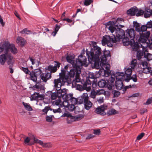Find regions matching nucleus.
Wrapping results in <instances>:
<instances>
[{
    "mask_svg": "<svg viewBox=\"0 0 152 152\" xmlns=\"http://www.w3.org/2000/svg\"><path fill=\"white\" fill-rule=\"evenodd\" d=\"M109 50H104L102 51L101 48L97 46H93L90 51L86 50V55L89 62L94 64V67L96 69L99 68V62L100 57L103 55V53L105 51Z\"/></svg>",
    "mask_w": 152,
    "mask_h": 152,
    "instance_id": "1",
    "label": "nucleus"
},
{
    "mask_svg": "<svg viewBox=\"0 0 152 152\" xmlns=\"http://www.w3.org/2000/svg\"><path fill=\"white\" fill-rule=\"evenodd\" d=\"M68 79L65 77L64 71V70H62V73L60 74V77L58 79L54 80L55 87L56 88L57 94L58 97L61 98L62 90L61 89L62 85H64L66 82H67Z\"/></svg>",
    "mask_w": 152,
    "mask_h": 152,
    "instance_id": "2",
    "label": "nucleus"
},
{
    "mask_svg": "<svg viewBox=\"0 0 152 152\" xmlns=\"http://www.w3.org/2000/svg\"><path fill=\"white\" fill-rule=\"evenodd\" d=\"M81 73L80 68L78 67L75 69L70 70L69 72V76L70 77H74L75 75V80H73L72 82V86L73 87H76L77 89L78 90L81 91L84 88L83 86H82L80 84H77V83L80 82V75Z\"/></svg>",
    "mask_w": 152,
    "mask_h": 152,
    "instance_id": "3",
    "label": "nucleus"
},
{
    "mask_svg": "<svg viewBox=\"0 0 152 152\" xmlns=\"http://www.w3.org/2000/svg\"><path fill=\"white\" fill-rule=\"evenodd\" d=\"M4 51L8 53L10 51L13 54H16L18 52V50L14 45L10 44L8 42H1L0 44V53Z\"/></svg>",
    "mask_w": 152,
    "mask_h": 152,
    "instance_id": "4",
    "label": "nucleus"
},
{
    "mask_svg": "<svg viewBox=\"0 0 152 152\" xmlns=\"http://www.w3.org/2000/svg\"><path fill=\"white\" fill-rule=\"evenodd\" d=\"M141 48H142L141 50L139 49L137 51V57L139 60L142 58H145L148 61H150L152 60V54L149 53L147 49L140 44Z\"/></svg>",
    "mask_w": 152,
    "mask_h": 152,
    "instance_id": "5",
    "label": "nucleus"
},
{
    "mask_svg": "<svg viewBox=\"0 0 152 152\" xmlns=\"http://www.w3.org/2000/svg\"><path fill=\"white\" fill-rule=\"evenodd\" d=\"M115 79L114 77L111 76L109 78L107 79L106 80H101L98 83L99 87H107L109 90L112 89L113 86H114V82Z\"/></svg>",
    "mask_w": 152,
    "mask_h": 152,
    "instance_id": "6",
    "label": "nucleus"
},
{
    "mask_svg": "<svg viewBox=\"0 0 152 152\" xmlns=\"http://www.w3.org/2000/svg\"><path fill=\"white\" fill-rule=\"evenodd\" d=\"M79 104L83 103L85 108L89 110L91 107L93 103L89 100V97L87 93H83L81 96L79 97Z\"/></svg>",
    "mask_w": 152,
    "mask_h": 152,
    "instance_id": "7",
    "label": "nucleus"
},
{
    "mask_svg": "<svg viewBox=\"0 0 152 152\" xmlns=\"http://www.w3.org/2000/svg\"><path fill=\"white\" fill-rule=\"evenodd\" d=\"M103 55L100 57V65L101 66L104 67L105 70H110V65L107 64V59L108 57H110V51H104Z\"/></svg>",
    "mask_w": 152,
    "mask_h": 152,
    "instance_id": "8",
    "label": "nucleus"
},
{
    "mask_svg": "<svg viewBox=\"0 0 152 152\" xmlns=\"http://www.w3.org/2000/svg\"><path fill=\"white\" fill-rule=\"evenodd\" d=\"M86 61L87 58L85 56L80 54L78 56V58L76 60V63L74 66V68L71 70L75 69L78 67L81 71L80 66H84L86 67L88 66V64H87Z\"/></svg>",
    "mask_w": 152,
    "mask_h": 152,
    "instance_id": "9",
    "label": "nucleus"
},
{
    "mask_svg": "<svg viewBox=\"0 0 152 152\" xmlns=\"http://www.w3.org/2000/svg\"><path fill=\"white\" fill-rule=\"evenodd\" d=\"M102 43L103 45L107 44L108 45L112 47L114 43H116L115 35H113L111 37L109 35H104L102 37Z\"/></svg>",
    "mask_w": 152,
    "mask_h": 152,
    "instance_id": "10",
    "label": "nucleus"
},
{
    "mask_svg": "<svg viewBox=\"0 0 152 152\" xmlns=\"http://www.w3.org/2000/svg\"><path fill=\"white\" fill-rule=\"evenodd\" d=\"M42 71L40 69H35L32 71L29 74L30 79L34 82L37 81V78L38 77H40V75L42 74Z\"/></svg>",
    "mask_w": 152,
    "mask_h": 152,
    "instance_id": "11",
    "label": "nucleus"
},
{
    "mask_svg": "<svg viewBox=\"0 0 152 152\" xmlns=\"http://www.w3.org/2000/svg\"><path fill=\"white\" fill-rule=\"evenodd\" d=\"M115 37L116 41V43H118L125 36L124 31L121 28H117L115 30Z\"/></svg>",
    "mask_w": 152,
    "mask_h": 152,
    "instance_id": "12",
    "label": "nucleus"
},
{
    "mask_svg": "<svg viewBox=\"0 0 152 152\" xmlns=\"http://www.w3.org/2000/svg\"><path fill=\"white\" fill-rule=\"evenodd\" d=\"M7 61L8 64L9 66V69L10 70V73H12L14 72L12 67L14 63V60L11 54L7 53Z\"/></svg>",
    "mask_w": 152,
    "mask_h": 152,
    "instance_id": "13",
    "label": "nucleus"
},
{
    "mask_svg": "<svg viewBox=\"0 0 152 152\" xmlns=\"http://www.w3.org/2000/svg\"><path fill=\"white\" fill-rule=\"evenodd\" d=\"M150 34L149 31H146V32H142V33L140 32V37L139 39V42L140 43L146 42L149 37Z\"/></svg>",
    "mask_w": 152,
    "mask_h": 152,
    "instance_id": "14",
    "label": "nucleus"
},
{
    "mask_svg": "<svg viewBox=\"0 0 152 152\" xmlns=\"http://www.w3.org/2000/svg\"><path fill=\"white\" fill-rule=\"evenodd\" d=\"M54 62L55 64L54 66L51 65H50L46 69V70L50 71V72L51 73L56 72L60 66L61 63L59 62L55 61Z\"/></svg>",
    "mask_w": 152,
    "mask_h": 152,
    "instance_id": "15",
    "label": "nucleus"
},
{
    "mask_svg": "<svg viewBox=\"0 0 152 152\" xmlns=\"http://www.w3.org/2000/svg\"><path fill=\"white\" fill-rule=\"evenodd\" d=\"M107 106L106 105H101L96 108L95 112L96 114L102 115H106V113L104 111L107 109Z\"/></svg>",
    "mask_w": 152,
    "mask_h": 152,
    "instance_id": "16",
    "label": "nucleus"
},
{
    "mask_svg": "<svg viewBox=\"0 0 152 152\" xmlns=\"http://www.w3.org/2000/svg\"><path fill=\"white\" fill-rule=\"evenodd\" d=\"M135 31L133 28L127 29L126 31L125 35L131 39H134L135 37Z\"/></svg>",
    "mask_w": 152,
    "mask_h": 152,
    "instance_id": "17",
    "label": "nucleus"
},
{
    "mask_svg": "<svg viewBox=\"0 0 152 152\" xmlns=\"http://www.w3.org/2000/svg\"><path fill=\"white\" fill-rule=\"evenodd\" d=\"M69 66L67 65H66L64 66V68H62L61 69V72L59 74V78L60 77V74L62 73V70H64V71L65 73V77H67L68 80L67 83H71L72 81L71 80V78H73V77H70L69 76V72L68 71H67V70L68 69Z\"/></svg>",
    "mask_w": 152,
    "mask_h": 152,
    "instance_id": "18",
    "label": "nucleus"
},
{
    "mask_svg": "<svg viewBox=\"0 0 152 152\" xmlns=\"http://www.w3.org/2000/svg\"><path fill=\"white\" fill-rule=\"evenodd\" d=\"M115 76L116 80H119L122 81L124 80L126 81V79L125 78L126 75L123 72H118L116 74ZM115 77V76H114V77Z\"/></svg>",
    "mask_w": 152,
    "mask_h": 152,
    "instance_id": "19",
    "label": "nucleus"
},
{
    "mask_svg": "<svg viewBox=\"0 0 152 152\" xmlns=\"http://www.w3.org/2000/svg\"><path fill=\"white\" fill-rule=\"evenodd\" d=\"M51 77V74L50 72H47L46 74L42 73L40 75V77L41 80L45 82H46Z\"/></svg>",
    "mask_w": 152,
    "mask_h": 152,
    "instance_id": "20",
    "label": "nucleus"
},
{
    "mask_svg": "<svg viewBox=\"0 0 152 152\" xmlns=\"http://www.w3.org/2000/svg\"><path fill=\"white\" fill-rule=\"evenodd\" d=\"M92 83V81L88 79H86V81L83 85L84 89H86L88 91H90Z\"/></svg>",
    "mask_w": 152,
    "mask_h": 152,
    "instance_id": "21",
    "label": "nucleus"
},
{
    "mask_svg": "<svg viewBox=\"0 0 152 152\" xmlns=\"http://www.w3.org/2000/svg\"><path fill=\"white\" fill-rule=\"evenodd\" d=\"M120 42H119V43H122L124 45L128 46L131 44V40L129 41V38L126 36L123 37Z\"/></svg>",
    "mask_w": 152,
    "mask_h": 152,
    "instance_id": "22",
    "label": "nucleus"
},
{
    "mask_svg": "<svg viewBox=\"0 0 152 152\" xmlns=\"http://www.w3.org/2000/svg\"><path fill=\"white\" fill-rule=\"evenodd\" d=\"M133 50L137 51L140 48V46L137 42L135 43L134 39H131V44L130 45Z\"/></svg>",
    "mask_w": 152,
    "mask_h": 152,
    "instance_id": "23",
    "label": "nucleus"
},
{
    "mask_svg": "<svg viewBox=\"0 0 152 152\" xmlns=\"http://www.w3.org/2000/svg\"><path fill=\"white\" fill-rule=\"evenodd\" d=\"M16 42L18 45L21 46H24L26 43V41L24 39L21 37L18 36L17 38Z\"/></svg>",
    "mask_w": 152,
    "mask_h": 152,
    "instance_id": "24",
    "label": "nucleus"
},
{
    "mask_svg": "<svg viewBox=\"0 0 152 152\" xmlns=\"http://www.w3.org/2000/svg\"><path fill=\"white\" fill-rule=\"evenodd\" d=\"M71 103V107L72 108L73 107L72 109H71L72 111L73 110V109L75 107V105L78 103L79 104V97L77 99L76 98L73 97V96L72 98V99L70 100L69 102H67L68 104V103Z\"/></svg>",
    "mask_w": 152,
    "mask_h": 152,
    "instance_id": "25",
    "label": "nucleus"
},
{
    "mask_svg": "<svg viewBox=\"0 0 152 152\" xmlns=\"http://www.w3.org/2000/svg\"><path fill=\"white\" fill-rule=\"evenodd\" d=\"M4 54H2L0 56V63L2 65H4L7 59V53L4 51Z\"/></svg>",
    "mask_w": 152,
    "mask_h": 152,
    "instance_id": "26",
    "label": "nucleus"
},
{
    "mask_svg": "<svg viewBox=\"0 0 152 152\" xmlns=\"http://www.w3.org/2000/svg\"><path fill=\"white\" fill-rule=\"evenodd\" d=\"M66 59L68 62L72 64L73 68H74V66L75 63L74 58L72 56H67L66 57Z\"/></svg>",
    "mask_w": 152,
    "mask_h": 152,
    "instance_id": "27",
    "label": "nucleus"
},
{
    "mask_svg": "<svg viewBox=\"0 0 152 152\" xmlns=\"http://www.w3.org/2000/svg\"><path fill=\"white\" fill-rule=\"evenodd\" d=\"M122 81L116 80L115 82V86L118 90H121L122 89L123 85Z\"/></svg>",
    "mask_w": 152,
    "mask_h": 152,
    "instance_id": "28",
    "label": "nucleus"
},
{
    "mask_svg": "<svg viewBox=\"0 0 152 152\" xmlns=\"http://www.w3.org/2000/svg\"><path fill=\"white\" fill-rule=\"evenodd\" d=\"M106 93V91L103 89L98 90L96 92L94 93H92V97L93 98L95 97V95H100L102 94L105 95Z\"/></svg>",
    "mask_w": 152,
    "mask_h": 152,
    "instance_id": "29",
    "label": "nucleus"
},
{
    "mask_svg": "<svg viewBox=\"0 0 152 152\" xmlns=\"http://www.w3.org/2000/svg\"><path fill=\"white\" fill-rule=\"evenodd\" d=\"M138 9L136 8H131L130 9L128 10L127 12L128 14H130L131 16H134L136 14V13L138 11Z\"/></svg>",
    "mask_w": 152,
    "mask_h": 152,
    "instance_id": "30",
    "label": "nucleus"
},
{
    "mask_svg": "<svg viewBox=\"0 0 152 152\" xmlns=\"http://www.w3.org/2000/svg\"><path fill=\"white\" fill-rule=\"evenodd\" d=\"M118 113V111L114 109H112L108 110L107 113H106V114H107L108 116H109Z\"/></svg>",
    "mask_w": 152,
    "mask_h": 152,
    "instance_id": "31",
    "label": "nucleus"
},
{
    "mask_svg": "<svg viewBox=\"0 0 152 152\" xmlns=\"http://www.w3.org/2000/svg\"><path fill=\"white\" fill-rule=\"evenodd\" d=\"M31 138L30 137H27L24 140V143L28 145L31 146L34 144V142H30Z\"/></svg>",
    "mask_w": 152,
    "mask_h": 152,
    "instance_id": "32",
    "label": "nucleus"
},
{
    "mask_svg": "<svg viewBox=\"0 0 152 152\" xmlns=\"http://www.w3.org/2000/svg\"><path fill=\"white\" fill-rule=\"evenodd\" d=\"M73 96V94H67L65 96H64V99H64V101H65L66 102H69L70 100L72 99Z\"/></svg>",
    "mask_w": 152,
    "mask_h": 152,
    "instance_id": "33",
    "label": "nucleus"
},
{
    "mask_svg": "<svg viewBox=\"0 0 152 152\" xmlns=\"http://www.w3.org/2000/svg\"><path fill=\"white\" fill-rule=\"evenodd\" d=\"M22 104L24 107L25 109L28 111H31L33 110V109L31 105L28 103L23 102Z\"/></svg>",
    "mask_w": 152,
    "mask_h": 152,
    "instance_id": "34",
    "label": "nucleus"
},
{
    "mask_svg": "<svg viewBox=\"0 0 152 152\" xmlns=\"http://www.w3.org/2000/svg\"><path fill=\"white\" fill-rule=\"evenodd\" d=\"M54 102L56 105L57 106L59 105V107H60L65 106L64 105V102H63L60 99L55 101Z\"/></svg>",
    "mask_w": 152,
    "mask_h": 152,
    "instance_id": "35",
    "label": "nucleus"
},
{
    "mask_svg": "<svg viewBox=\"0 0 152 152\" xmlns=\"http://www.w3.org/2000/svg\"><path fill=\"white\" fill-rule=\"evenodd\" d=\"M133 24L135 28L136 31L140 33L141 27L140 24L137 23V21H134Z\"/></svg>",
    "mask_w": 152,
    "mask_h": 152,
    "instance_id": "36",
    "label": "nucleus"
},
{
    "mask_svg": "<svg viewBox=\"0 0 152 152\" xmlns=\"http://www.w3.org/2000/svg\"><path fill=\"white\" fill-rule=\"evenodd\" d=\"M130 79H132L134 82H136L137 81L136 75H134L132 77L130 76V77H129L126 79V82H128Z\"/></svg>",
    "mask_w": 152,
    "mask_h": 152,
    "instance_id": "37",
    "label": "nucleus"
},
{
    "mask_svg": "<svg viewBox=\"0 0 152 152\" xmlns=\"http://www.w3.org/2000/svg\"><path fill=\"white\" fill-rule=\"evenodd\" d=\"M132 70L131 68H128L125 72V75H126V77L127 78L129 77H130V76L132 75Z\"/></svg>",
    "mask_w": 152,
    "mask_h": 152,
    "instance_id": "38",
    "label": "nucleus"
},
{
    "mask_svg": "<svg viewBox=\"0 0 152 152\" xmlns=\"http://www.w3.org/2000/svg\"><path fill=\"white\" fill-rule=\"evenodd\" d=\"M60 27V26L58 25V24L55 25L54 27V31L52 33V34L53 36H55L56 35Z\"/></svg>",
    "mask_w": 152,
    "mask_h": 152,
    "instance_id": "39",
    "label": "nucleus"
},
{
    "mask_svg": "<svg viewBox=\"0 0 152 152\" xmlns=\"http://www.w3.org/2000/svg\"><path fill=\"white\" fill-rule=\"evenodd\" d=\"M137 61L136 59H134L132 60L131 62L130 67L131 68L134 69L137 66Z\"/></svg>",
    "mask_w": 152,
    "mask_h": 152,
    "instance_id": "40",
    "label": "nucleus"
},
{
    "mask_svg": "<svg viewBox=\"0 0 152 152\" xmlns=\"http://www.w3.org/2000/svg\"><path fill=\"white\" fill-rule=\"evenodd\" d=\"M104 72V75L105 77H108L110 76L109 78L111 77L112 76L110 75V70H105L103 69Z\"/></svg>",
    "mask_w": 152,
    "mask_h": 152,
    "instance_id": "41",
    "label": "nucleus"
},
{
    "mask_svg": "<svg viewBox=\"0 0 152 152\" xmlns=\"http://www.w3.org/2000/svg\"><path fill=\"white\" fill-rule=\"evenodd\" d=\"M20 69L26 74H29L30 72H31L27 67L24 68L23 67H21L20 68Z\"/></svg>",
    "mask_w": 152,
    "mask_h": 152,
    "instance_id": "42",
    "label": "nucleus"
},
{
    "mask_svg": "<svg viewBox=\"0 0 152 152\" xmlns=\"http://www.w3.org/2000/svg\"><path fill=\"white\" fill-rule=\"evenodd\" d=\"M142 66V67L143 69H145L149 67L148 66V64L147 61H142L141 64Z\"/></svg>",
    "mask_w": 152,
    "mask_h": 152,
    "instance_id": "43",
    "label": "nucleus"
},
{
    "mask_svg": "<svg viewBox=\"0 0 152 152\" xmlns=\"http://www.w3.org/2000/svg\"><path fill=\"white\" fill-rule=\"evenodd\" d=\"M50 93L51 94V98L52 99H55L58 97L57 93L55 92L53 93L52 92H50Z\"/></svg>",
    "mask_w": 152,
    "mask_h": 152,
    "instance_id": "44",
    "label": "nucleus"
},
{
    "mask_svg": "<svg viewBox=\"0 0 152 152\" xmlns=\"http://www.w3.org/2000/svg\"><path fill=\"white\" fill-rule=\"evenodd\" d=\"M112 93L113 94L114 97H118L120 94L119 91L116 90L113 91Z\"/></svg>",
    "mask_w": 152,
    "mask_h": 152,
    "instance_id": "45",
    "label": "nucleus"
},
{
    "mask_svg": "<svg viewBox=\"0 0 152 152\" xmlns=\"http://www.w3.org/2000/svg\"><path fill=\"white\" fill-rule=\"evenodd\" d=\"M147 28H148L146 25H142L141 27L140 32H141V33H142V32H145V31L146 30Z\"/></svg>",
    "mask_w": 152,
    "mask_h": 152,
    "instance_id": "46",
    "label": "nucleus"
},
{
    "mask_svg": "<svg viewBox=\"0 0 152 152\" xmlns=\"http://www.w3.org/2000/svg\"><path fill=\"white\" fill-rule=\"evenodd\" d=\"M93 2V0H85L84 4L86 6H88L90 5Z\"/></svg>",
    "mask_w": 152,
    "mask_h": 152,
    "instance_id": "47",
    "label": "nucleus"
},
{
    "mask_svg": "<svg viewBox=\"0 0 152 152\" xmlns=\"http://www.w3.org/2000/svg\"><path fill=\"white\" fill-rule=\"evenodd\" d=\"M137 12V13L136 14V15L137 16H139L142 15L144 13L143 10H138Z\"/></svg>",
    "mask_w": 152,
    "mask_h": 152,
    "instance_id": "48",
    "label": "nucleus"
},
{
    "mask_svg": "<svg viewBox=\"0 0 152 152\" xmlns=\"http://www.w3.org/2000/svg\"><path fill=\"white\" fill-rule=\"evenodd\" d=\"M35 88L37 89H40V90H44L45 87L44 86L40 85H36Z\"/></svg>",
    "mask_w": 152,
    "mask_h": 152,
    "instance_id": "49",
    "label": "nucleus"
},
{
    "mask_svg": "<svg viewBox=\"0 0 152 152\" xmlns=\"http://www.w3.org/2000/svg\"><path fill=\"white\" fill-rule=\"evenodd\" d=\"M116 29L115 26L111 25L109 28V30H110L112 33H113L115 30V31Z\"/></svg>",
    "mask_w": 152,
    "mask_h": 152,
    "instance_id": "50",
    "label": "nucleus"
},
{
    "mask_svg": "<svg viewBox=\"0 0 152 152\" xmlns=\"http://www.w3.org/2000/svg\"><path fill=\"white\" fill-rule=\"evenodd\" d=\"M145 134L143 132L141 133L137 137V140H140L145 135Z\"/></svg>",
    "mask_w": 152,
    "mask_h": 152,
    "instance_id": "51",
    "label": "nucleus"
},
{
    "mask_svg": "<svg viewBox=\"0 0 152 152\" xmlns=\"http://www.w3.org/2000/svg\"><path fill=\"white\" fill-rule=\"evenodd\" d=\"M53 115H52L51 116H47L46 117V121L49 122H51L52 121V117H53Z\"/></svg>",
    "mask_w": 152,
    "mask_h": 152,
    "instance_id": "52",
    "label": "nucleus"
},
{
    "mask_svg": "<svg viewBox=\"0 0 152 152\" xmlns=\"http://www.w3.org/2000/svg\"><path fill=\"white\" fill-rule=\"evenodd\" d=\"M27 32H28L29 33H30V31L29 30H28L26 28H25L23 29V30L21 31L20 32L22 34H23L24 33H26L27 34H29V33H28Z\"/></svg>",
    "mask_w": 152,
    "mask_h": 152,
    "instance_id": "53",
    "label": "nucleus"
},
{
    "mask_svg": "<svg viewBox=\"0 0 152 152\" xmlns=\"http://www.w3.org/2000/svg\"><path fill=\"white\" fill-rule=\"evenodd\" d=\"M146 25L148 28H152V21L150 20V21L148 22Z\"/></svg>",
    "mask_w": 152,
    "mask_h": 152,
    "instance_id": "54",
    "label": "nucleus"
},
{
    "mask_svg": "<svg viewBox=\"0 0 152 152\" xmlns=\"http://www.w3.org/2000/svg\"><path fill=\"white\" fill-rule=\"evenodd\" d=\"M37 93H35L32 96V98L33 100H37L38 99V95H37Z\"/></svg>",
    "mask_w": 152,
    "mask_h": 152,
    "instance_id": "55",
    "label": "nucleus"
},
{
    "mask_svg": "<svg viewBox=\"0 0 152 152\" xmlns=\"http://www.w3.org/2000/svg\"><path fill=\"white\" fill-rule=\"evenodd\" d=\"M50 109V107L49 106H46L45 107L44 109L42 110V111L43 112L47 113L48 112V111Z\"/></svg>",
    "mask_w": 152,
    "mask_h": 152,
    "instance_id": "56",
    "label": "nucleus"
},
{
    "mask_svg": "<svg viewBox=\"0 0 152 152\" xmlns=\"http://www.w3.org/2000/svg\"><path fill=\"white\" fill-rule=\"evenodd\" d=\"M100 129H95L94 130V134L96 135H99L100 134Z\"/></svg>",
    "mask_w": 152,
    "mask_h": 152,
    "instance_id": "57",
    "label": "nucleus"
},
{
    "mask_svg": "<svg viewBox=\"0 0 152 152\" xmlns=\"http://www.w3.org/2000/svg\"><path fill=\"white\" fill-rule=\"evenodd\" d=\"M62 93H61V98L64 99V96H65L67 93H66V90L65 89H63L62 90Z\"/></svg>",
    "mask_w": 152,
    "mask_h": 152,
    "instance_id": "58",
    "label": "nucleus"
},
{
    "mask_svg": "<svg viewBox=\"0 0 152 152\" xmlns=\"http://www.w3.org/2000/svg\"><path fill=\"white\" fill-rule=\"evenodd\" d=\"M150 67H148L145 69H143V72L144 73H148L150 72Z\"/></svg>",
    "mask_w": 152,
    "mask_h": 152,
    "instance_id": "59",
    "label": "nucleus"
},
{
    "mask_svg": "<svg viewBox=\"0 0 152 152\" xmlns=\"http://www.w3.org/2000/svg\"><path fill=\"white\" fill-rule=\"evenodd\" d=\"M43 147L46 148H49L51 147V145L50 143H44Z\"/></svg>",
    "mask_w": 152,
    "mask_h": 152,
    "instance_id": "60",
    "label": "nucleus"
},
{
    "mask_svg": "<svg viewBox=\"0 0 152 152\" xmlns=\"http://www.w3.org/2000/svg\"><path fill=\"white\" fill-rule=\"evenodd\" d=\"M53 112L54 113H61L62 112V110L60 108H59L57 109H53Z\"/></svg>",
    "mask_w": 152,
    "mask_h": 152,
    "instance_id": "61",
    "label": "nucleus"
},
{
    "mask_svg": "<svg viewBox=\"0 0 152 152\" xmlns=\"http://www.w3.org/2000/svg\"><path fill=\"white\" fill-rule=\"evenodd\" d=\"M152 102V99H151L149 98L147 100L146 102L145 103H144V104L148 105L151 104Z\"/></svg>",
    "mask_w": 152,
    "mask_h": 152,
    "instance_id": "62",
    "label": "nucleus"
},
{
    "mask_svg": "<svg viewBox=\"0 0 152 152\" xmlns=\"http://www.w3.org/2000/svg\"><path fill=\"white\" fill-rule=\"evenodd\" d=\"M144 17L145 18H147L150 17V14L148 13V11H147L146 12H145L144 13Z\"/></svg>",
    "mask_w": 152,
    "mask_h": 152,
    "instance_id": "63",
    "label": "nucleus"
},
{
    "mask_svg": "<svg viewBox=\"0 0 152 152\" xmlns=\"http://www.w3.org/2000/svg\"><path fill=\"white\" fill-rule=\"evenodd\" d=\"M37 95H38V99H42L44 98L43 95H40L39 93H37Z\"/></svg>",
    "mask_w": 152,
    "mask_h": 152,
    "instance_id": "64",
    "label": "nucleus"
}]
</instances>
